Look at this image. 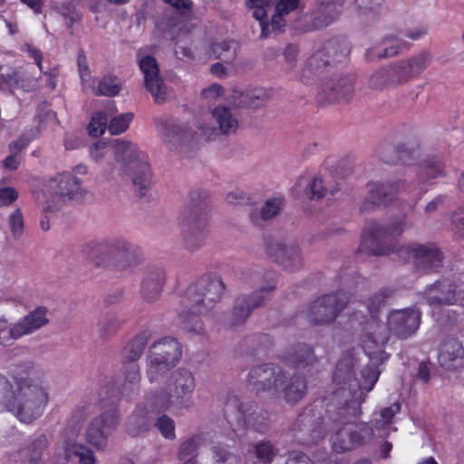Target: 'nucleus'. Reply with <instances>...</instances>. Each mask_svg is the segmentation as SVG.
<instances>
[{"label":"nucleus","instance_id":"20","mask_svg":"<svg viewBox=\"0 0 464 464\" xmlns=\"http://www.w3.org/2000/svg\"><path fill=\"white\" fill-rule=\"evenodd\" d=\"M400 256L412 260L420 270H429L440 266L441 253L435 247L410 244L399 250Z\"/></svg>","mask_w":464,"mask_h":464},{"label":"nucleus","instance_id":"61","mask_svg":"<svg viewBox=\"0 0 464 464\" xmlns=\"http://www.w3.org/2000/svg\"><path fill=\"white\" fill-rule=\"evenodd\" d=\"M18 198V192L12 187L0 188V207L10 206Z\"/></svg>","mask_w":464,"mask_h":464},{"label":"nucleus","instance_id":"31","mask_svg":"<svg viewBox=\"0 0 464 464\" xmlns=\"http://www.w3.org/2000/svg\"><path fill=\"white\" fill-rule=\"evenodd\" d=\"M50 440L45 434L32 438L28 446L20 450L24 464H44V454L48 449Z\"/></svg>","mask_w":464,"mask_h":464},{"label":"nucleus","instance_id":"8","mask_svg":"<svg viewBox=\"0 0 464 464\" xmlns=\"http://www.w3.org/2000/svg\"><path fill=\"white\" fill-rule=\"evenodd\" d=\"M112 154L119 166L120 175H132L133 185L140 195L150 187L152 179L148 155L139 147L123 139L111 140Z\"/></svg>","mask_w":464,"mask_h":464},{"label":"nucleus","instance_id":"63","mask_svg":"<svg viewBox=\"0 0 464 464\" xmlns=\"http://www.w3.org/2000/svg\"><path fill=\"white\" fill-rule=\"evenodd\" d=\"M14 382H11L8 379L0 373V410H2L5 401L8 399L10 393L12 392Z\"/></svg>","mask_w":464,"mask_h":464},{"label":"nucleus","instance_id":"15","mask_svg":"<svg viewBox=\"0 0 464 464\" xmlns=\"http://www.w3.org/2000/svg\"><path fill=\"white\" fill-rule=\"evenodd\" d=\"M224 413L228 421H236L256 430H263L266 413L253 404L244 405L236 395L229 394L225 401Z\"/></svg>","mask_w":464,"mask_h":464},{"label":"nucleus","instance_id":"27","mask_svg":"<svg viewBox=\"0 0 464 464\" xmlns=\"http://www.w3.org/2000/svg\"><path fill=\"white\" fill-rule=\"evenodd\" d=\"M207 238V218H191L183 232L184 246L190 251L200 248Z\"/></svg>","mask_w":464,"mask_h":464},{"label":"nucleus","instance_id":"41","mask_svg":"<svg viewBox=\"0 0 464 464\" xmlns=\"http://www.w3.org/2000/svg\"><path fill=\"white\" fill-rule=\"evenodd\" d=\"M21 75L17 71L8 74L0 75V90L7 91L21 88L24 91H31L37 87V79H32L27 84L20 83Z\"/></svg>","mask_w":464,"mask_h":464},{"label":"nucleus","instance_id":"32","mask_svg":"<svg viewBox=\"0 0 464 464\" xmlns=\"http://www.w3.org/2000/svg\"><path fill=\"white\" fill-rule=\"evenodd\" d=\"M389 336L386 334L371 333L363 342L362 347L372 362H384L388 359L382 346L388 342Z\"/></svg>","mask_w":464,"mask_h":464},{"label":"nucleus","instance_id":"17","mask_svg":"<svg viewBox=\"0 0 464 464\" xmlns=\"http://www.w3.org/2000/svg\"><path fill=\"white\" fill-rule=\"evenodd\" d=\"M421 312L416 307L392 310L386 318V327L390 334L399 339H407L419 329Z\"/></svg>","mask_w":464,"mask_h":464},{"label":"nucleus","instance_id":"33","mask_svg":"<svg viewBox=\"0 0 464 464\" xmlns=\"http://www.w3.org/2000/svg\"><path fill=\"white\" fill-rule=\"evenodd\" d=\"M211 115L222 134L235 133L238 128V121L229 108L219 106L211 111Z\"/></svg>","mask_w":464,"mask_h":464},{"label":"nucleus","instance_id":"48","mask_svg":"<svg viewBox=\"0 0 464 464\" xmlns=\"http://www.w3.org/2000/svg\"><path fill=\"white\" fill-rule=\"evenodd\" d=\"M325 56L323 51L316 52L314 53L307 62L306 67L304 69L303 76L309 77L310 73H317L323 67L330 64L329 60L324 59Z\"/></svg>","mask_w":464,"mask_h":464},{"label":"nucleus","instance_id":"25","mask_svg":"<svg viewBox=\"0 0 464 464\" xmlns=\"http://www.w3.org/2000/svg\"><path fill=\"white\" fill-rule=\"evenodd\" d=\"M438 361L441 367L452 371L464 365V348L455 339L443 342L440 344Z\"/></svg>","mask_w":464,"mask_h":464},{"label":"nucleus","instance_id":"14","mask_svg":"<svg viewBox=\"0 0 464 464\" xmlns=\"http://www.w3.org/2000/svg\"><path fill=\"white\" fill-rule=\"evenodd\" d=\"M347 301L348 297L343 292L324 295L309 305L305 317L314 325L330 324L344 308Z\"/></svg>","mask_w":464,"mask_h":464},{"label":"nucleus","instance_id":"5","mask_svg":"<svg viewBox=\"0 0 464 464\" xmlns=\"http://www.w3.org/2000/svg\"><path fill=\"white\" fill-rule=\"evenodd\" d=\"M224 289L225 285L218 276H204L190 285L185 291L178 325L184 331L202 334L204 327L199 315L206 314L220 300Z\"/></svg>","mask_w":464,"mask_h":464},{"label":"nucleus","instance_id":"59","mask_svg":"<svg viewBox=\"0 0 464 464\" xmlns=\"http://www.w3.org/2000/svg\"><path fill=\"white\" fill-rule=\"evenodd\" d=\"M109 151L112 152L111 141L107 144L106 142L100 140L92 146L90 149V155L94 161L100 162L107 156Z\"/></svg>","mask_w":464,"mask_h":464},{"label":"nucleus","instance_id":"43","mask_svg":"<svg viewBox=\"0 0 464 464\" xmlns=\"http://www.w3.org/2000/svg\"><path fill=\"white\" fill-rule=\"evenodd\" d=\"M121 81L114 76H104L99 82L98 87L93 84L90 88V91L94 95L102 96H115L121 90Z\"/></svg>","mask_w":464,"mask_h":464},{"label":"nucleus","instance_id":"11","mask_svg":"<svg viewBox=\"0 0 464 464\" xmlns=\"http://www.w3.org/2000/svg\"><path fill=\"white\" fill-rule=\"evenodd\" d=\"M180 343L173 337L155 342L147 355L146 374L150 382H159L181 359Z\"/></svg>","mask_w":464,"mask_h":464},{"label":"nucleus","instance_id":"50","mask_svg":"<svg viewBox=\"0 0 464 464\" xmlns=\"http://www.w3.org/2000/svg\"><path fill=\"white\" fill-rule=\"evenodd\" d=\"M132 120L133 114L130 112L116 116L111 120L108 130L112 135L122 133L129 128V125Z\"/></svg>","mask_w":464,"mask_h":464},{"label":"nucleus","instance_id":"44","mask_svg":"<svg viewBox=\"0 0 464 464\" xmlns=\"http://www.w3.org/2000/svg\"><path fill=\"white\" fill-rule=\"evenodd\" d=\"M10 281L11 278H8L0 286V304H13L14 306L21 305L24 301V296L13 285H8Z\"/></svg>","mask_w":464,"mask_h":464},{"label":"nucleus","instance_id":"22","mask_svg":"<svg viewBox=\"0 0 464 464\" xmlns=\"http://www.w3.org/2000/svg\"><path fill=\"white\" fill-rule=\"evenodd\" d=\"M426 300L430 305H461L462 290L448 281H442L430 286L426 291Z\"/></svg>","mask_w":464,"mask_h":464},{"label":"nucleus","instance_id":"16","mask_svg":"<svg viewBox=\"0 0 464 464\" xmlns=\"http://www.w3.org/2000/svg\"><path fill=\"white\" fill-rule=\"evenodd\" d=\"M269 258L287 271L302 268L304 259L298 245L292 240L272 238L266 244Z\"/></svg>","mask_w":464,"mask_h":464},{"label":"nucleus","instance_id":"62","mask_svg":"<svg viewBox=\"0 0 464 464\" xmlns=\"http://www.w3.org/2000/svg\"><path fill=\"white\" fill-rule=\"evenodd\" d=\"M22 51L27 53L28 57L33 59L40 71H43V53L40 49L31 44H24Z\"/></svg>","mask_w":464,"mask_h":464},{"label":"nucleus","instance_id":"21","mask_svg":"<svg viewBox=\"0 0 464 464\" xmlns=\"http://www.w3.org/2000/svg\"><path fill=\"white\" fill-rule=\"evenodd\" d=\"M354 92V80L345 76L331 79L323 83L318 97L325 102H346L350 101Z\"/></svg>","mask_w":464,"mask_h":464},{"label":"nucleus","instance_id":"64","mask_svg":"<svg viewBox=\"0 0 464 464\" xmlns=\"http://www.w3.org/2000/svg\"><path fill=\"white\" fill-rule=\"evenodd\" d=\"M452 222L456 233L464 237V208H460L453 213Z\"/></svg>","mask_w":464,"mask_h":464},{"label":"nucleus","instance_id":"35","mask_svg":"<svg viewBox=\"0 0 464 464\" xmlns=\"http://www.w3.org/2000/svg\"><path fill=\"white\" fill-rule=\"evenodd\" d=\"M299 0H278L276 5V14L272 16L271 23L266 24L268 25L266 30L267 35L269 34L270 27L273 31H280L285 26L284 16L290 12L297 9Z\"/></svg>","mask_w":464,"mask_h":464},{"label":"nucleus","instance_id":"13","mask_svg":"<svg viewBox=\"0 0 464 464\" xmlns=\"http://www.w3.org/2000/svg\"><path fill=\"white\" fill-rule=\"evenodd\" d=\"M402 231V220L392 223L387 227L377 223H370L362 236L359 250L372 256L387 255L390 249L384 245L392 236L400 235Z\"/></svg>","mask_w":464,"mask_h":464},{"label":"nucleus","instance_id":"29","mask_svg":"<svg viewBox=\"0 0 464 464\" xmlns=\"http://www.w3.org/2000/svg\"><path fill=\"white\" fill-rule=\"evenodd\" d=\"M403 47L404 42L401 37L387 35L381 43L369 48L365 55L367 60L372 62L381 58L394 56L398 54Z\"/></svg>","mask_w":464,"mask_h":464},{"label":"nucleus","instance_id":"7","mask_svg":"<svg viewBox=\"0 0 464 464\" xmlns=\"http://www.w3.org/2000/svg\"><path fill=\"white\" fill-rule=\"evenodd\" d=\"M196 388L193 372L185 368L173 371L164 382V387L148 395V404L155 411H173L188 407Z\"/></svg>","mask_w":464,"mask_h":464},{"label":"nucleus","instance_id":"10","mask_svg":"<svg viewBox=\"0 0 464 464\" xmlns=\"http://www.w3.org/2000/svg\"><path fill=\"white\" fill-rule=\"evenodd\" d=\"M44 193L47 199L44 208L59 210L64 205L79 201L87 194L81 178L72 177L69 171L57 172L44 183Z\"/></svg>","mask_w":464,"mask_h":464},{"label":"nucleus","instance_id":"23","mask_svg":"<svg viewBox=\"0 0 464 464\" xmlns=\"http://www.w3.org/2000/svg\"><path fill=\"white\" fill-rule=\"evenodd\" d=\"M48 323L47 310L44 307H37L27 315L21 318L9 328V335L17 340L24 335L30 334Z\"/></svg>","mask_w":464,"mask_h":464},{"label":"nucleus","instance_id":"55","mask_svg":"<svg viewBox=\"0 0 464 464\" xmlns=\"http://www.w3.org/2000/svg\"><path fill=\"white\" fill-rule=\"evenodd\" d=\"M78 71L82 80V84L84 90H90L92 83L91 82V72L87 63L86 56L79 54L77 58Z\"/></svg>","mask_w":464,"mask_h":464},{"label":"nucleus","instance_id":"6","mask_svg":"<svg viewBox=\"0 0 464 464\" xmlns=\"http://www.w3.org/2000/svg\"><path fill=\"white\" fill-rule=\"evenodd\" d=\"M247 382L253 392H280L291 404L299 401L306 391L304 379L295 374L289 376L282 367L271 363L251 369Z\"/></svg>","mask_w":464,"mask_h":464},{"label":"nucleus","instance_id":"24","mask_svg":"<svg viewBox=\"0 0 464 464\" xmlns=\"http://www.w3.org/2000/svg\"><path fill=\"white\" fill-rule=\"evenodd\" d=\"M166 281L165 270L161 267L147 268L141 280V294L147 302L156 301L163 289Z\"/></svg>","mask_w":464,"mask_h":464},{"label":"nucleus","instance_id":"49","mask_svg":"<svg viewBox=\"0 0 464 464\" xmlns=\"http://www.w3.org/2000/svg\"><path fill=\"white\" fill-rule=\"evenodd\" d=\"M107 123V114L104 111L96 112L88 126L89 134L92 137L102 135L108 128Z\"/></svg>","mask_w":464,"mask_h":464},{"label":"nucleus","instance_id":"47","mask_svg":"<svg viewBox=\"0 0 464 464\" xmlns=\"http://www.w3.org/2000/svg\"><path fill=\"white\" fill-rule=\"evenodd\" d=\"M155 427L166 440H172L176 438L175 421L169 416L162 414L158 417L155 420Z\"/></svg>","mask_w":464,"mask_h":464},{"label":"nucleus","instance_id":"30","mask_svg":"<svg viewBox=\"0 0 464 464\" xmlns=\"http://www.w3.org/2000/svg\"><path fill=\"white\" fill-rule=\"evenodd\" d=\"M160 411L152 410L148 404V397L142 405H139L132 414L127 420V431L131 436H138L149 430L150 413L159 412Z\"/></svg>","mask_w":464,"mask_h":464},{"label":"nucleus","instance_id":"36","mask_svg":"<svg viewBox=\"0 0 464 464\" xmlns=\"http://www.w3.org/2000/svg\"><path fill=\"white\" fill-rule=\"evenodd\" d=\"M147 343L148 337L145 334L136 335L122 349V363L136 362L137 360L141 356Z\"/></svg>","mask_w":464,"mask_h":464},{"label":"nucleus","instance_id":"37","mask_svg":"<svg viewBox=\"0 0 464 464\" xmlns=\"http://www.w3.org/2000/svg\"><path fill=\"white\" fill-rule=\"evenodd\" d=\"M237 43L235 41L214 43L210 46L208 58L220 59L227 63H231L237 57Z\"/></svg>","mask_w":464,"mask_h":464},{"label":"nucleus","instance_id":"34","mask_svg":"<svg viewBox=\"0 0 464 464\" xmlns=\"http://www.w3.org/2000/svg\"><path fill=\"white\" fill-rule=\"evenodd\" d=\"M283 208L281 198H271L266 200L260 208H255L250 213V218L255 224L270 220L277 216Z\"/></svg>","mask_w":464,"mask_h":464},{"label":"nucleus","instance_id":"56","mask_svg":"<svg viewBox=\"0 0 464 464\" xmlns=\"http://www.w3.org/2000/svg\"><path fill=\"white\" fill-rule=\"evenodd\" d=\"M306 193L311 198H321L325 196L328 188L324 186V181L320 177H314L306 185Z\"/></svg>","mask_w":464,"mask_h":464},{"label":"nucleus","instance_id":"58","mask_svg":"<svg viewBox=\"0 0 464 464\" xmlns=\"http://www.w3.org/2000/svg\"><path fill=\"white\" fill-rule=\"evenodd\" d=\"M9 227L14 237H19L24 232V219L20 209H15L8 218Z\"/></svg>","mask_w":464,"mask_h":464},{"label":"nucleus","instance_id":"45","mask_svg":"<svg viewBox=\"0 0 464 464\" xmlns=\"http://www.w3.org/2000/svg\"><path fill=\"white\" fill-rule=\"evenodd\" d=\"M163 139L168 143H175L177 141L190 142L196 138L188 133L187 128L181 125H173L170 130L166 128L162 132Z\"/></svg>","mask_w":464,"mask_h":464},{"label":"nucleus","instance_id":"26","mask_svg":"<svg viewBox=\"0 0 464 464\" xmlns=\"http://www.w3.org/2000/svg\"><path fill=\"white\" fill-rule=\"evenodd\" d=\"M275 287V285L269 284L268 286L261 287L252 296L237 298L233 312L236 324L245 321L254 308L263 304Z\"/></svg>","mask_w":464,"mask_h":464},{"label":"nucleus","instance_id":"53","mask_svg":"<svg viewBox=\"0 0 464 464\" xmlns=\"http://www.w3.org/2000/svg\"><path fill=\"white\" fill-rule=\"evenodd\" d=\"M392 291L389 288H383L375 293L368 300L367 308L369 313L373 314L377 312L379 308L385 304L386 300L392 296Z\"/></svg>","mask_w":464,"mask_h":464},{"label":"nucleus","instance_id":"39","mask_svg":"<svg viewBox=\"0 0 464 464\" xmlns=\"http://www.w3.org/2000/svg\"><path fill=\"white\" fill-rule=\"evenodd\" d=\"M125 382L122 387V395L130 398L138 391L140 380V368L137 362L123 363Z\"/></svg>","mask_w":464,"mask_h":464},{"label":"nucleus","instance_id":"52","mask_svg":"<svg viewBox=\"0 0 464 464\" xmlns=\"http://www.w3.org/2000/svg\"><path fill=\"white\" fill-rule=\"evenodd\" d=\"M202 442V438L199 435L192 436L185 440L179 448V457L180 459L187 458H194L195 452Z\"/></svg>","mask_w":464,"mask_h":464},{"label":"nucleus","instance_id":"19","mask_svg":"<svg viewBox=\"0 0 464 464\" xmlns=\"http://www.w3.org/2000/svg\"><path fill=\"white\" fill-rule=\"evenodd\" d=\"M86 247L93 253H106L114 262L118 263L121 267L124 268L129 266L130 262L134 258L136 247L130 242L122 239L104 240L102 242H93L86 246Z\"/></svg>","mask_w":464,"mask_h":464},{"label":"nucleus","instance_id":"4","mask_svg":"<svg viewBox=\"0 0 464 464\" xmlns=\"http://www.w3.org/2000/svg\"><path fill=\"white\" fill-rule=\"evenodd\" d=\"M330 401L327 419L333 423L331 443L335 452L353 450L365 439L372 437L373 430L368 423H353V420L362 413V401L359 397L355 398V393L345 390L334 392Z\"/></svg>","mask_w":464,"mask_h":464},{"label":"nucleus","instance_id":"28","mask_svg":"<svg viewBox=\"0 0 464 464\" xmlns=\"http://www.w3.org/2000/svg\"><path fill=\"white\" fill-rule=\"evenodd\" d=\"M341 0H327L322 3L312 14L313 28L320 29L333 24L342 12Z\"/></svg>","mask_w":464,"mask_h":464},{"label":"nucleus","instance_id":"51","mask_svg":"<svg viewBox=\"0 0 464 464\" xmlns=\"http://www.w3.org/2000/svg\"><path fill=\"white\" fill-rule=\"evenodd\" d=\"M401 411V405L397 402L392 403L391 406L382 410L380 413V420H373V427L376 430H380L389 425L395 414Z\"/></svg>","mask_w":464,"mask_h":464},{"label":"nucleus","instance_id":"42","mask_svg":"<svg viewBox=\"0 0 464 464\" xmlns=\"http://www.w3.org/2000/svg\"><path fill=\"white\" fill-rule=\"evenodd\" d=\"M246 5L249 9L253 10V16L260 23L261 26V38L267 37L266 30L268 25L266 24V17L267 10L270 7L269 0H246Z\"/></svg>","mask_w":464,"mask_h":464},{"label":"nucleus","instance_id":"9","mask_svg":"<svg viewBox=\"0 0 464 464\" xmlns=\"http://www.w3.org/2000/svg\"><path fill=\"white\" fill-rule=\"evenodd\" d=\"M431 60L428 53H420L407 60H401L375 71L369 79V87L383 91L403 84L420 74Z\"/></svg>","mask_w":464,"mask_h":464},{"label":"nucleus","instance_id":"12","mask_svg":"<svg viewBox=\"0 0 464 464\" xmlns=\"http://www.w3.org/2000/svg\"><path fill=\"white\" fill-rule=\"evenodd\" d=\"M353 368V358L346 356L340 360L337 363L336 369L334 372L333 381L338 386L334 392L343 391L351 392L352 394L355 393V398L359 397L362 402L364 401L362 391L371 392L374 384L379 379L380 372L375 366H368L362 372V380L355 389L354 384L352 383V370Z\"/></svg>","mask_w":464,"mask_h":464},{"label":"nucleus","instance_id":"60","mask_svg":"<svg viewBox=\"0 0 464 464\" xmlns=\"http://www.w3.org/2000/svg\"><path fill=\"white\" fill-rule=\"evenodd\" d=\"M428 31L429 28L426 24H420L405 29L402 35L412 41H417L425 36L428 34Z\"/></svg>","mask_w":464,"mask_h":464},{"label":"nucleus","instance_id":"18","mask_svg":"<svg viewBox=\"0 0 464 464\" xmlns=\"http://www.w3.org/2000/svg\"><path fill=\"white\" fill-rule=\"evenodd\" d=\"M139 67L143 73L147 90L158 103L164 102L167 99V90L160 76V69L156 59L150 55H141L138 53Z\"/></svg>","mask_w":464,"mask_h":464},{"label":"nucleus","instance_id":"46","mask_svg":"<svg viewBox=\"0 0 464 464\" xmlns=\"http://www.w3.org/2000/svg\"><path fill=\"white\" fill-rule=\"evenodd\" d=\"M253 450L256 458L265 463L271 462L277 453V450L269 440L256 443Z\"/></svg>","mask_w":464,"mask_h":464},{"label":"nucleus","instance_id":"38","mask_svg":"<svg viewBox=\"0 0 464 464\" xmlns=\"http://www.w3.org/2000/svg\"><path fill=\"white\" fill-rule=\"evenodd\" d=\"M267 101V93L264 90L256 89L245 93L240 92L238 99H234L233 103L237 107L256 109L263 106Z\"/></svg>","mask_w":464,"mask_h":464},{"label":"nucleus","instance_id":"40","mask_svg":"<svg viewBox=\"0 0 464 464\" xmlns=\"http://www.w3.org/2000/svg\"><path fill=\"white\" fill-rule=\"evenodd\" d=\"M286 360L296 368H305L313 365L316 362V357L310 346L298 344Z\"/></svg>","mask_w":464,"mask_h":464},{"label":"nucleus","instance_id":"2","mask_svg":"<svg viewBox=\"0 0 464 464\" xmlns=\"http://www.w3.org/2000/svg\"><path fill=\"white\" fill-rule=\"evenodd\" d=\"M10 378L14 387L2 410L21 422L32 423L43 415L49 401L44 373L31 362H24L12 369Z\"/></svg>","mask_w":464,"mask_h":464},{"label":"nucleus","instance_id":"57","mask_svg":"<svg viewBox=\"0 0 464 464\" xmlns=\"http://www.w3.org/2000/svg\"><path fill=\"white\" fill-rule=\"evenodd\" d=\"M214 459L215 464H239L240 462L237 455L219 447L214 450Z\"/></svg>","mask_w":464,"mask_h":464},{"label":"nucleus","instance_id":"54","mask_svg":"<svg viewBox=\"0 0 464 464\" xmlns=\"http://www.w3.org/2000/svg\"><path fill=\"white\" fill-rule=\"evenodd\" d=\"M285 464H314L309 457L302 452L293 451L290 452L285 459ZM318 464H346L344 462H337L330 459H324Z\"/></svg>","mask_w":464,"mask_h":464},{"label":"nucleus","instance_id":"3","mask_svg":"<svg viewBox=\"0 0 464 464\" xmlns=\"http://www.w3.org/2000/svg\"><path fill=\"white\" fill-rule=\"evenodd\" d=\"M443 175L444 167L440 160H425L418 167L415 180L398 179L385 183H370L362 208L370 210L375 207L388 206L395 201L406 203L412 208L429 191L428 181Z\"/></svg>","mask_w":464,"mask_h":464},{"label":"nucleus","instance_id":"1","mask_svg":"<svg viewBox=\"0 0 464 464\" xmlns=\"http://www.w3.org/2000/svg\"><path fill=\"white\" fill-rule=\"evenodd\" d=\"M98 411L101 412L87 424L83 437L85 442L97 450L106 449L109 438L118 427L119 414L113 408L103 410L97 401H83L74 408L66 422L53 464H95L93 451L79 443L78 438L86 420Z\"/></svg>","mask_w":464,"mask_h":464}]
</instances>
